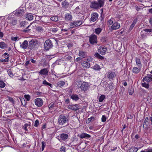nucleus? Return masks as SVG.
I'll return each mask as SVG.
<instances>
[{
    "instance_id": "680f3d73",
    "label": "nucleus",
    "mask_w": 152,
    "mask_h": 152,
    "mask_svg": "<svg viewBox=\"0 0 152 152\" xmlns=\"http://www.w3.org/2000/svg\"><path fill=\"white\" fill-rule=\"evenodd\" d=\"M133 117V115H132L129 114L128 115L127 118V119H132Z\"/></svg>"
},
{
    "instance_id": "338daca9",
    "label": "nucleus",
    "mask_w": 152,
    "mask_h": 152,
    "mask_svg": "<svg viewBox=\"0 0 152 152\" xmlns=\"http://www.w3.org/2000/svg\"><path fill=\"white\" fill-rule=\"evenodd\" d=\"M113 23V21L111 19L109 20H108V23L110 25L112 24Z\"/></svg>"
},
{
    "instance_id": "0e129e2a",
    "label": "nucleus",
    "mask_w": 152,
    "mask_h": 152,
    "mask_svg": "<svg viewBox=\"0 0 152 152\" xmlns=\"http://www.w3.org/2000/svg\"><path fill=\"white\" fill-rule=\"evenodd\" d=\"M58 30V29L57 28H53L51 31L53 32H56Z\"/></svg>"
},
{
    "instance_id": "4c0bfd02",
    "label": "nucleus",
    "mask_w": 152,
    "mask_h": 152,
    "mask_svg": "<svg viewBox=\"0 0 152 152\" xmlns=\"http://www.w3.org/2000/svg\"><path fill=\"white\" fill-rule=\"evenodd\" d=\"M6 44L4 42H0V48L2 49L5 48L6 47Z\"/></svg>"
},
{
    "instance_id": "bf43d9fd",
    "label": "nucleus",
    "mask_w": 152,
    "mask_h": 152,
    "mask_svg": "<svg viewBox=\"0 0 152 152\" xmlns=\"http://www.w3.org/2000/svg\"><path fill=\"white\" fill-rule=\"evenodd\" d=\"M39 125V121L38 120H36L34 123V126L35 127H37Z\"/></svg>"
},
{
    "instance_id": "f257e3e1",
    "label": "nucleus",
    "mask_w": 152,
    "mask_h": 152,
    "mask_svg": "<svg viewBox=\"0 0 152 152\" xmlns=\"http://www.w3.org/2000/svg\"><path fill=\"white\" fill-rule=\"evenodd\" d=\"M58 120L59 124L64 127L66 126V123H68V117L64 114H61L59 116Z\"/></svg>"
},
{
    "instance_id": "49530a36",
    "label": "nucleus",
    "mask_w": 152,
    "mask_h": 152,
    "mask_svg": "<svg viewBox=\"0 0 152 152\" xmlns=\"http://www.w3.org/2000/svg\"><path fill=\"white\" fill-rule=\"evenodd\" d=\"M7 72L9 75L10 77H12L14 76L12 72V71L11 70V69H9L7 70Z\"/></svg>"
},
{
    "instance_id": "de8ad7c7",
    "label": "nucleus",
    "mask_w": 152,
    "mask_h": 152,
    "mask_svg": "<svg viewBox=\"0 0 152 152\" xmlns=\"http://www.w3.org/2000/svg\"><path fill=\"white\" fill-rule=\"evenodd\" d=\"M142 85L143 87H145L146 88H148L149 87V85L148 83H142Z\"/></svg>"
},
{
    "instance_id": "dca6fc26",
    "label": "nucleus",
    "mask_w": 152,
    "mask_h": 152,
    "mask_svg": "<svg viewBox=\"0 0 152 152\" xmlns=\"http://www.w3.org/2000/svg\"><path fill=\"white\" fill-rule=\"evenodd\" d=\"M28 47V41L27 40H25L20 45V47L23 49H25Z\"/></svg>"
},
{
    "instance_id": "774afa93",
    "label": "nucleus",
    "mask_w": 152,
    "mask_h": 152,
    "mask_svg": "<svg viewBox=\"0 0 152 152\" xmlns=\"http://www.w3.org/2000/svg\"><path fill=\"white\" fill-rule=\"evenodd\" d=\"M146 150L147 152H152V149L151 148L148 149Z\"/></svg>"
},
{
    "instance_id": "c756f323",
    "label": "nucleus",
    "mask_w": 152,
    "mask_h": 152,
    "mask_svg": "<svg viewBox=\"0 0 152 152\" xmlns=\"http://www.w3.org/2000/svg\"><path fill=\"white\" fill-rule=\"evenodd\" d=\"M42 84L46 86H48L51 88L53 87L52 84L48 82L45 80H44L43 81Z\"/></svg>"
},
{
    "instance_id": "9b49d317",
    "label": "nucleus",
    "mask_w": 152,
    "mask_h": 152,
    "mask_svg": "<svg viewBox=\"0 0 152 152\" xmlns=\"http://www.w3.org/2000/svg\"><path fill=\"white\" fill-rule=\"evenodd\" d=\"M77 136L79 137L81 139H82L86 137L90 138L91 137L90 135L84 133H83L80 134H78Z\"/></svg>"
},
{
    "instance_id": "423d86ee",
    "label": "nucleus",
    "mask_w": 152,
    "mask_h": 152,
    "mask_svg": "<svg viewBox=\"0 0 152 152\" xmlns=\"http://www.w3.org/2000/svg\"><path fill=\"white\" fill-rule=\"evenodd\" d=\"M82 23V21L81 20L75 21L73 22H71L70 23L71 28H73L76 27L80 26Z\"/></svg>"
},
{
    "instance_id": "c9c22d12",
    "label": "nucleus",
    "mask_w": 152,
    "mask_h": 152,
    "mask_svg": "<svg viewBox=\"0 0 152 152\" xmlns=\"http://www.w3.org/2000/svg\"><path fill=\"white\" fill-rule=\"evenodd\" d=\"M51 20L54 21L56 22L58 20V18L57 16H53L50 18Z\"/></svg>"
},
{
    "instance_id": "2eb2a0df",
    "label": "nucleus",
    "mask_w": 152,
    "mask_h": 152,
    "mask_svg": "<svg viewBox=\"0 0 152 152\" xmlns=\"http://www.w3.org/2000/svg\"><path fill=\"white\" fill-rule=\"evenodd\" d=\"M60 137L62 140L65 141L67 139L68 135L66 134L62 133L60 134Z\"/></svg>"
},
{
    "instance_id": "3c124183",
    "label": "nucleus",
    "mask_w": 152,
    "mask_h": 152,
    "mask_svg": "<svg viewBox=\"0 0 152 152\" xmlns=\"http://www.w3.org/2000/svg\"><path fill=\"white\" fill-rule=\"evenodd\" d=\"M24 97L25 99L27 100V101H28L30 100V96L28 94V95H25L24 96Z\"/></svg>"
},
{
    "instance_id": "b1692460",
    "label": "nucleus",
    "mask_w": 152,
    "mask_h": 152,
    "mask_svg": "<svg viewBox=\"0 0 152 152\" xmlns=\"http://www.w3.org/2000/svg\"><path fill=\"white\" fill-rule=\"evenodd\" d=\"M82 65L84 68H88L90 66V63L87 61H83Z\"/></svg>"
},
{
    "instance_id": "69168bd1",
    "label": "nucleus",
    "mask_w": 152,
    "mask_h": 152,
    "mask_svg": "<svg viewBox=\"0 0 152 152\" xmlns=\"http://www.w3.org/2000/svg\"><path fill=\"white\" fill-rule=\"evenodd\" d=\"M132 88H131V90L129 91V95H132L134 92V91L133 90H131Z\"/></svg>"
},
{
    "instance_id": "4be33fe9",
    "label": "nucleus",
    "mask_w": 152,
    "mask_h": 152,
    "mask_svg": "<svg viewBox=\"0 0 152 152\" xmlns=\"http://www.w3.org/2000/svg\"><path fill=\"white\" fill-rule=\"evenodd\" d=\"M39 73L41 75H47L48 73V71L47 69L44 68L42 69H41L39 71Z\"/></svg>"
},
{
    "instance_id": "c85d7f7f",
    "label": "nucleus",
    "mask_w": 152,
    "mask_h": 152,
    "mask_svg": "<svg viewBox=\"0 0 152 152\" xmlns=\"http://www.w3.org/2000/svg\"><path fill=\"white\" fill-rule=\"evenodd\" d=\"M71 98L73 100L77 101L79 99L78 96L76 94H72L71 96Z\"/></svg>"
},
{
    "instance_id": "4d7b16f0",
    "label": "nucleus",
    "mask_w": 152,
    "mask_h": 152,
    "mask_svg": "<svg viewBox=\"0 0 152 152\" xmlns=\"http://www.w3.org/2000/svg\"><path fill=\"white\" fill-rule=\"evenodd\" d=\"M65 147L62 146L60 148V152H65Z\"/></svg>"
},
{
    "instance_id": "9d476101",
    "label": "nucleus",
    "mask_w": 152,
    "mask_h": 152,
    "mask_svg": "<svg viewBox=\"0 0 152 152\" xmlns=\"http://www.w3.org/2000/svg\"><path fill=\"white\" fill-rule=\"evenodd\" d=\"M89 86L87 83H83L81 84L80 88L82 90L85 91L88 89Z\"/></svg>"
},
{
    "instance_id": "6ab92c4d",
    "label": "nucleus",
    "mask_w": 152,
    "mask_h": 152,
    "mask_svg": "<svg viewBox=\"0 0 152 152\" xmlns=\"http://www.w3.org/2000/svg\"><path fill=\"white\" fill-rule=\"evenodd\" d=\"M79 55L83 58L86 57L87 56L86 53L82 50L79 51Z\"/></svg>"
},
{
    "instance_id": "aec40b11",
    "label": "nucleus",
    "mask_w": 152,
    "mask_h": 152,
    "mask_svg": "<svg viewBox=\"0 0 152 152\" xmlns=\"http://www.w3.org/2000/svg\"><path fill=\"white\" fill-rule=\"evenodd\" d=\"M115 76V73L113 72H109L107 74V77L109 79H112Z\"/></svg>"
},
{
    "instance_id": "1a4fd4ad",
    "label": "nucleus",
    "mask_w": 152,
    "mask_h": 152,
    "mask_svg": "<svg viewBox=\"0 0 152 152\" xmlns=\"http://www.w3.org/2000/svg\"><path fill=\"white\" fill-rule=\"evenodd\" d=\"M142 81L143 82L145 81L148 82L152 81V75H147V76L143 78Z\"/></svg>"
},
{
    "instance_id": "72a5a7b5",
    "label": "nucleus",
    "mask_w": 152,
    "mask_h": 152,
    "mask_svg": "<svg viewBox=\"0 0 152 152\" xmlns=\"http://www.w3.org/2000/svg\"><path fill=\"white\" fill-rule=\"evenodd\" d=\"M27 23L25 21H22L20 23L21 27L25 28L26 27Z\"/></svg>"
},
{
    "instance_id": "4468645a",
    "label": "nucleus",
    "mask_w": 152,
    "mask_h": 152,
    "mask_svg": "<svg viewBox=\"0 0 152 152\" xmlns=\"http://www.w3.org/2000/svg\"><path fill=\"white\" fill-rule=\"evenodd\" d=\"M68 108L69 109L76 111L79 109L78 105H68Z\"/></svg>"
},
{
    "instance_id": "ddd939ff",
    "label": "nucleus",
    "mask_w": 152,
    "mask_h": 152,
    "mask_svg": "<svg viewBox=\"0 0 152 152\" xmlns=\"http://www.w3.org/2000/svg\"><path fill=\"white\" fill-rule=\"evenodd\" d=\"M120 27V24L116 22L114 23L111 26V29L113 30H115L119 28Z\"/></svg>"
},
{
    "instance_id": "79ce46f5",
    "label": "nucleus",
    "mask_w": 152,
    "mask_h": 152,
    "mask_svg": "<svg viewBox=\"0 0 152 152\" xmlns=\"http://www.w3.org/2000/svg\"><path fill=\"white\" fill-rule=\"evenodd\" d=\"M17 21L16 20L13 19L10 23L12 26H15L17 24Z\"/></svg>"
},
{
    "instance_id": "603ef678",
    "label": "nucleus",
    "mask_w": 152,
    "mask_h": 152,
    "mask_svg": "<svg viewBox=\"0 0 152 152\" xmlns=\"http://www.w3.org/2000/svg\"><path fill=\"white\" fill-rule=\"evenodd\" d=\"M142 31H144V32L146 33L151 32L152 31V30L151 29H143Z\"/></svg>"
},
{
    "instance_id": "20e7f679",
    "label": "nucleus",
    "mask_w": 152,
    "mask_h": 152,
    "mask_svg": "<svg viewBox=\"0 0 152 152\" xmlns=\"http://www.w3.org/2000/svg\"><path fill=\"white\" fill-rule=\"evenodd\" d=\"M89 41L92 45L96 44L97 43V36L94 34H92L89 36Z\"/></svg>"
},
{
    "instance_id": "8fccbe9b",
    "label": "nucleus",
    "mask_w": 152,
    "mask_h": 152,
    "mask_svg": "<svg viewBox=\"0 0 152 152\" xmlns=\"http://www.w3.org/2000/svg\"><path fill=\"white\" fill-rule=\"evenodd\" d=\"M5 86V84L2 81L0 80V87L4 88Z\"/></svg>"
},
{
    "instance_id": "0eeeda50",
    "label": "nucleus",
    "mask_w": 152,
    "mask_h": 152,
    "mask_svg": "<svg viewBox=\"0 0 152 152\" xmlns=\"http://www.w3.org/2000/svg\"><path fill=\"white\" fill-rule=\"evenodd\" d=\"M107 50V48L105 47L101 46L100 47L98 50V52L102 55H104Z\"/></svg>"
},
{
    "instance_id": "f8f14e48",
    "label": "nucleus",
    "mask_w": 152,
    "mask_h": 152,
    "mask_svg": "<svg viewBox=\"0 0 152 152\" xmlns=\"http://www.w3.org/2000/svg\"><path fill=\"white\" fill-rule=\"evenodd\" d=\"M98 17V15L97 13H94L91 15V20L92 21H95L97 19Z\"/></svg>"
},
{
    "instance_id": "2f4dec72",
    "label": "nucleus",
    "mask_w": 152,
    "mask_h": 152,
    "mask_svg": "<svg viewBox=\"0 0 152 152\" xmlns=\"http://www.w3.org/2000/svg\"><path fill=\"white\" fill-rule=\"evenodd\" d=\"M79 141V140L76 137H73L72 142L75 144H78V142Z\"/></svg>"
},
{
    "instance_id": "13d9d810",
    "label": "nucleus",
    "mask_w": 152,
    "mask_h": 152,
    "mask_svg": "<svg viewBox=\"0 0 152 152\" xmlns=\"http://www.w3.org/2000/svg\"><path fill=\"white\" fill-rule=\"evenodd\" d=\"M20 99L21 102V104H23V103H24V104H26L25 103V99L24 98H21Z\"/></svg>"
},
{
    "instance_id": "09e8293b",
    "label": "nucleus",
    "mask_w": 152,
    "mask_h": 152,
    "mask_svg": "<svg viewBox=\"0 0 152 152\" xmlns=\"http://www.w3.org/2000/svg\"><path fill=\"white\" fill-rule=\"evenodd\" d=\"M42 151H43L46 145V144L44 141H42Z\"/></svg>"
},
{
    "instance_id": "412c9836",
    "label": "nucleus",
    "mask_w": 152,
    "mask_h": 152,
    "mask_svg": "<svg viewBox=\"0 0 152 152\" xmlns=\"http://www.w3.org/2000/svg\"><path fill=\"white\" fill-rule=\"evenodd\" d=\"M94 56L96 58H97L98 59L102 60L103 59L104 60H105L106 59V58H104V57L102 56H101L99 55L98 53L96 52L94 54Z\"/></svg>"
},
{
    "instance_id": "39448f33",
    "label": "nucleus",
    "mask_w": 152,
    "mask_h": 152,
    "mask_svg": "<svg viewBox=\"0 0 152 152\" xmlns=\"http://www.w3.org/2000/svg\"><path fill=\"white\" fill-rule=\"evenodd\" d=\"M36 45L37 43L36 40L32 39L29 42L28 48L30 50H33L36 46Z\"/></svg>"
},
{
    "instance_id": "6e6552de",
    "label": "nucleus",
    "mask_w": 152,
    "mask_h": 152,
    "mask_svg": "<svg viewBox=\"0 0 152 152\" xmlns=\"http://www.w3.org/2000/svg\"><path fill=\"white\" fill-rule=\"evenodd\" d=\"M24 10L22 8H18L15 12V15L18 16H21L24 13Z\"/></svg>"
},
{
    "instance_id": "5fc2aeb1",
    "label": "nucleus",
    "mask_w": 152,
    "mask_h": 152,
    "mask_svg": "<svg viewBox=\"0 0 152 152\" xmlns=\"http://www.w3.org/2000/svg\"><path fill=\"white\" fill-rule=\"evenodd\" d=\"M82 58L81 57H78L76 59V61L78 63H80L82 59Z\"/></svg>"
},
{
    "instance_id": "f3484780",
    "label": "nucleus",
    "mask_w": 152,
    "mask_h": 152,
    "mask_svg": "<svg viewBox=\"0 0 152 152\" xmlns=\"http://www.w3.org/2000/svg\"><path fill=\"white\" fill-rule=\"evenodd\" d=\"M30 126H31L30 124L26 123L23 126L22 129L25 130L26 132H28V128L30 129Z\"/></svg>"
},
{
    "instance_id": "58836bf2",
    "label": "nucleus",
    "mask_w": 152,
    "mask_h": 152,
    "mask_svg": "<svg viewBox=\"0 0 152 152\" xmlns=\"http://www.w3.org/2000/svg\"><path fill=\"white\" fill-rule=\"evenodd\" d=\"M10 55H8V57L6 58L5 59H0V61L1 62H8L9 61V59Z\"/></svg>"
},
{
    "instance_id": "a19ab883",
    "label": "nucleus",
    "mask_w": 152,
    "mask_h": 152,
    "mask_svg": "<svg viewBox=\"0 0 152 152\" xmlns=\"http://www.w3.org/2000/svg\"><path fill=\"white\" fill-rule=\"evenodd\" d=\"M102 29L99 28H98L95 29V32L97 34H99L102 31Z\"/></svg>"
},
{
    "instance_id": "f03ea898",
    "label": "nucleus",
    "mask_w": 152,
    "mask_h": 152,
    "mask_svg": "<svg viewBox=\"0 0 152 152\" xmlns=\"http://www.w3.org/2000/svg\"><path fill=\"white\" fill-rule=\"evenodd\" d=\"M104 4V2L102 0H98L97 1H93L91 2L90 7L93 9H97L103 7Z\"/></svg>"
},
{
    "instance_id": "c03bdc74",
    "label": "nucleus",
    "mask_w": 152,
    "mask_h": 152,
    "mask_svg": "<svg viewBox=\"0 0 152 152\" xmlns=\"http://www.w3.org/2000/svg\"><path fill=\"white\" fill-rule=\"evenodd\" d=\"M36 30L39 32H42L43 31V29L42 27L39 26L37 27Z\"/></svg>"
},
{
    "instance_id": "ea45409f",
    "label": "nucleus",
    "mask_w": 152,
    "mask_h": 152,
    "mask_svg": "<svg viewBox=\"0 0 152 152\" xmlns=\"http://www.w3.org/2000/svg\"><path fill=\"white\" fill-rule=\"evenodd\" d=\"M105 96L103 95H101L99 98V102H102L105 99Z\"/></svg>"
},
{
    "instance_id": "cd10ccee",
    "label": "nucleus",
    "mask_w": 152,
    "mask_h": 152,
    "mask_svg": "<svg viewBox=\"0 0 152 152\" xmlns=\"http://www.w3.org/2000/svg\"><path fill=\"white\" fill-rule=\"evenodd\" d=\"M65 84V82L63 81H59L57 83V86L60 87H62L64 86Z\"/></svg>"
},
{
    "instance_id": "bb28decb",
    "label": "nucleus",
    "mask_w": 152,
    "mask_h": 152,
    "mask_svg": "<svg viewBox=\"0 0 152 152\" xmlns=\"http://www.w3.org/2000/svg\"><path fill=\"white\" fill-rule=\"evenodd\" d=\"M140 68H141L139 67V68L136 67H134L132 70L133 72L134 73L137 74L140 72Z\"/></svg>"
},
{
    "instance_id": "a18cd8bd",
    "label": "nucleus",
    "mask_w": 152,
    "mask_h": 152,
    "mask_svg": "<svg viewBox=\"0 0 152 152\" xmlns=\"http://www.w3.org/2000/svg\"><path fill=\"white\" fill-rule=\"evenodd\" d=\"M141 37L143 38L146 36V34L142 30L141 32Z\"/></svg>"
},
{
    "instance_id": "864d4df0",
    "label": "nucleus",
    "mask_w": 152,
    "mask_h": 152,
    "mask_svg": "<svg viewBox=\"0 0 152 152\" xmlns=\"http://www.w3.org/2000/svg\"><path fill=\"white\" fill-rule=\"evenodd\" d=\"M30 25L28 26L26 28V29H24L22 30V31L23 32H28L30 31V29H28V28L29 27Z\"/></svg>"
},
{
    "instance_id": "a878e982",
    "label": "nucleus",
    "mask_w": 152,
    "mask_h": 152,
    "mask_svg": "<svg viewBox=\"0 0 152 152\" xmlns=\"http://www.w3.org/2000/svg\"><path fill=\"white\" fill-rule=\"evenodd\" d=\"M136 62L137 65L138 66V67L141 68L142 66V64L140 59L139 58L136 57Z\"/></svg>"
},
{
    "instance_id": "473e14b6",
    "label": "nucleus",
    "mask_w": 152,
    "mask_h": 152,
    "mask_svg": "<svg viewBox=\"0 0 152 152\" xmlns=\"http://www.w3.org/2000/svg\"><path fill=\"white\" fill-rule=\"evenodd\" d=\"M138 150L137 148L134 147H132L129 152H137Z\"/></svg>"
},
{
    "instance_id": "37998d69",
    "label": "nucleus",
    "mask_w": 152,
    "mask_h": 152,
    "mask_svg": "<svg viewBox=\"0 0 152 152\" xmlns=\"http://www.w3.org/2000/svg\"><path fill=\"white\" fill-rule=\"evenodd\" d=\"M107 38L105 37H102L100 39V40L102 42H106L107 41Z\"/></svg>"
},
{
    "instance_id": "393cba45",
    "label": "nucleus",
    "mask_w": 152,
    "mask_h": 152,
    "mask_svg": "<svg viewBox=\"0 0 152 152\" xmlns=\"http://www.w3.org/2000/svg\"><path fill=\"white\" fill-rule=\"evenodd\" d=\"M101 84V86L103 87L106 88H109V87L110 86L109 84L105 81L102 82Z\"/></svg>"
},
{
    "instance_id": "e433bc0d",
    "label": "nucleus",
    "mask_w": 152,
    "mask_h": 152,
    "mask_svg": "<svg viewBox=\"0 0 152 152\" xmlns=\"http://www.w3.org/2000/svg\"><path fill=\"white\" fill-rule=\"evenodd\" d=\"M93 68L95 70H99L101 69L100 66H99L97 64H96L93 66Z\"/></svg>"
},
{
    "instance_id": "6e6d98bb",
    "label": "nucleus",
    "mask_w": 152,
    "mask_h": 152,
    "mask_svg": "<svg viewBox=\"0 0 152 152\" xmlns=\"http://www.w3.org/2000/svg\"><path fill=\"white\" fill-rule=\"evenodd\" d=\"M101 119L102 122H104L106 120V117L104 115H103L102 116Z\"/></svg>"
},
{
    "instance_id": "7ed1b4c3",
    "label": "nucleus",
    "mask_w": 152,
    "mask_h": 152,
    "mask_svg": "<svg viewBox=\"0 0 152 152\" xmlns=\"http://www.w3.org/2000/svg\"><path fill=\"white\" fill-rule=\"evenodd\" d=\"M53 47L51 41L50 39L46 40L44 44V49L46 51L48 50Z\"/></svg>"
},
{
    "instance_id": "052dcab7",
    "label": "nucleus",
    "mask_w": 152,
    "mask_h": 152,
    "mask_svg": "<svg viewBox=\"0 0 152 152\" xmlns=\"http://www.w3.org/2000/svg\"><path fill=\"white\" fill-rule=\"evenodd\" d=\"M62 4L64 6H66L69 5V3L66 1H65L62 2Z\"/></svg>"
},
{
    "instance_id": "f704fd0d",
    "label": "nucleus",
    "mask_w": 152,
    "mask_h": 152,
    "mask_svg": "<svg viewBox=\"0 0 152 152\" xmlns=\"http://www.w3.org/2000/svg\"><path fill=\"white\" fill-rule=\"evenodd\" d=\"M95 120V118L94 117L92 116L90 118H88L86 121L87 123H89L91 121H94Z\"/></svg>"
},
{
    "instance_id": "a211bd4d",
    "label": "nucleus",
    "mask_w": 152,
    "mask_h": 152,
    "mask_svg": "<svg viewBox=\"0 0 152 152\" xmlns=\"http://www.w3.org/2000/svg\"><path fill=\"white\" fill-rule=\"evenodd\" d=\"M34 16L33 14L31 13H28L27 14L26 16V19L29 20H33V18Z\"/></svg>"
},
{
    "instance_id": "e2e57ef3",
    "label": "nucleus",
    "mask_w": 152,
    "mask_h": 152,
    "mask_svg": "<svg viewBox=\"0 0 152 152\" xmlns=\"http://www.w3.org/2000/svg\"><path fill=\"white\" fill-rule=\"evenodd\" d=\"M18 38V37H12L11 38V39L12 40L15 41L17 40Z\"/></svg>"
},
{
    "instance_id": "5701e85b",
    "label": "nucleus",
    "mask_w": 152,
    "mask_h": 152,
    "mask_svg": "<svg viewBox=\"0 0 152 152\" xmlns=\"http://www.w3.org/2000/svg\"><path fill=\"white\" fill-rule=\"evenodd\" d=\"M35 104H42L43 101L40 98H37L35 100Z\"/></svg>"
},
{
    "instance_id": "7c9ffc66",
    "label": "nucleus",
    "mask_w": 152,
    "mask_h": 152,
    "mask_svg": "<svg viewBox=\"0 0 152 152\" xmlns=\"http://www.w3.org/2000/svg\"><path fill=\"white\" fill-rule=\"evenodd\" d=\"M72 18V17L70 14H67L65 16V19L67 20H70Z\"/></svg>"
}]
</instances>
